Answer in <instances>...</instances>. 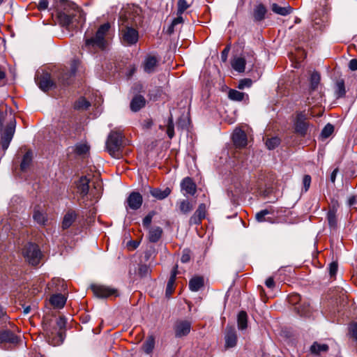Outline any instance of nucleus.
<instances>
[{"mask_svg": "<svg viewBox=\"0 0 357 357\" xmlns=\"http://www.w3.org/2000/svg\"><path fill=\"white\" fill-rule=\"evenodd\" d=\"M333 131H334V126L331 123H328L322 129L321 132V136L322 138L326 139L332 135Z\"/></svg>", "mask_w": 357, "mask_h": 357, "instance_id": "nucleus-46", "label": "nucleus"}, {"mask_svg": "<svg viewBox=\"0 0 357 357\" xmlns=\"http://www.w3.org/2000/svg\"><path fill=\"white\" fill-rule=\"evenodd\" d=\"M337 271V263L333 261L329 264V274L331 277L335 276Z\"/></svg>", "mask_w": 357, "mask_h": 357, "instance_id": "nucleus-56", "label": "nucleus"}, {"mask_svg": "<svg viewBox=\"0 0 357 357\" xmlns=\"http://www.w3.org/2000/svg\"><path fill=\"white\" fill-rule=\"evenodd\" d=\"M237 324L239 330H245L248 326V314L246 312L241 311L237 317Z\"/></svg>", "mask_w": 357, "mask_h": 357, "instance_id": "nucleus-32", "label": "nucleus"}, {"mask_svg": "<svg viewBox=\"0 0 357 357\" xmlns=\"http://www.w3.org/2000/svg\"><path fill=\"white\" fill-rule=\"evenodd\" d=\"M33 218L36 222L41 225H45L47 221L46 213L38 207L34 208Z\"/></svg>", "mask_w": 357, "mask_h": 357, "instance_id": "nucleus-26", "label": "nucleus"}, {"mask_svg": "<svg viewBox=\"0 0 357 357\" xmlns=\"http://www.w3.org/2000/svg\"><path fill=\"white\" fill-rule=\"evenodd\" d=\"M106 147L109 154L114 158L121 156V150L123 147V136L121 132L112 131L106 142Z\"/></svg>", "mask_w": 357, "mask_h": 357, "instance_id": "nucleus-2", "label": "nucleus"}, {"mask_svg": "<svg viewBox=\"0 0 357 357\" xmlns=\"http://www.w3.org/2000/svg\"><path fill=\"white\" fill-rule=\"evenodd\" d=\"M245 96L248 97V95L235 89H230L228 93L229 98L235 101H241L244 99Z\"/></svg>", "mask_w": 357, "mask_h": 357, "instance_id": "nucleus-38", "label": "nucleus"}, {"mask_svg": "<svg viewBox=\"0 0 357 357\" xmlns=\"http://www.w3.org/2000/svg\"><path fill=\"white\" fill-rule=\"evenodd\" d=\"M91 289L96 296L98 298H107L116 294V289L103 286V285H92Z\"/></svg>", "mask_w": 357, "mask_h": 357, "instance_id": "nucleus-14", "label": "nucleus"}, {"mask_svg": "<svg viewBox=\"0 0 357 357\" xmlns=\"http://www.w3.org/2000/svg\"><path fill=\"white\" fill-rule=\"evenodd\" d=\"M207 205L200 204L194 214L190 218V225H199L203 219L206 218Z\"/></svg>", "mask_w": 357, "mask_h": 357, "instance_id": "nucleus-11", "label": "nucleus"}, {"mask_svg": "<svg viewBox=\"0 0 357 357\" xmlns=\"http://www.w3.org/2000/svg\"><path fill=\"white\" fill-rule=\"evenodd\" d=\"M191 258V252L189 249H185L183 250L181 261L182 263H188L190 261Z\"/></svg>", "mask_w": 357, "mask_h": 357, "instance_id": "nucleus-53", "label": "nucleus"}, {"mask_svg": "<svg viewBox=\"0 0 357 357\" xmlns=\"http://www.w3.org/2000/svg\"><path fill=\"white\" fill-rule=\"evenodd\" d=\"M328 350V346L326 344H318L314 342L310 347V351L313 354H318L321 351H327Z\"/></svg>", "mask_w": 357, "mask_h": 357, "instance_id": "nucleus-42", "label": "nucleus"}, {"mask_svg": "<svg viewBox=\"0 0 357 357\" xmlns=\"http://www.w3.org/2000/svg\"><path fill=\"white\" fill-rule=\"evenodd\" d=\"M66 324V319L64 317H60L56 321V327L59 328V329H61L65 327Z\"/></svg>", "mask_w": 357, "mask_h": 357, "instance_id": "nucleus-58", "label": "nucleus"}, {"mask_svg": "<svg viewBox=\"0 0 357 357\" xmlns=\"http://www.w3.org/2000/svg\"><path fill=\"white\" fill-rule=\"evenodd\" d=\"M252 81L251 79L245 78L239 81L238 88L239 89H243L245 88H249L252 86Z\"/></svg>", "mask_w": 357, "mask_h": 357, "instance_id": "nucleus-52", "label": "nucleus"}, {"mask_svg": "<svg viewBox=\"0 0 357 357\" xmlns=\"http://www.w3.org/2000/svg\"><path fill=\"white\" fill-rule=\"evenodd\" d=\"M335 91L337 93V96L338 98H342L345 96L346 90L344 86V82L343 79H339L337 81L335 84Z\"/></svg>", "mask_w": 357, "mask_h": 357, "instance_id": "nucleus-40", "label": "nucleus"}, {"mask_svg": "<svg viewBox=\"0 0 357 357\" xmlns=\"http://www.w3.org/2000/svg\"><path fill=\"white\" fill-rule=\"evenodd\" d=\"M167 134L170 139L174 136V126L172 115L168 119L167 124Z\"/></svg>", "mask_w": 357, "mask_h": 357, "instance_id": "nucleus-49", "label": "nucleus"}, {"mask_svg": "<svg viewBox=\"0 0 357 357\" xmlns=\"http://www.w3.org/2000/svg\"><path fill=\"white\" fill-rule=\"evenodd\" d=\"M267 13V9L262 3H259L255 6L253 10V17L255 22H261L265 18Z\"/></svg>", "mask_w": 357, "mask_h": 357, "instance_id": "nucleus-24", "label": "nucleus"}, {"mask_svg": "<svg viewBox=\"0 0 357 357\" xmlns=\"http://www.w3.org/2000/svg\"><path fill=\"white\" fill-rule=\"evenodd\" d=\"M43 328L50 344H56L59 341H62L61 333L58 331L57 327L52 321H47L44 322Z\"/></svg>", "mask_w": 357, "mask_h": 357, "instance_id": "nucleus-5", "label": "nucleus"}, {"mask_svg": "<svg viewBox=\"0 0 357 357\" xmlns=\"http://www.w3.org/2000/svg\"><path fill=\"white\" fill-rule=\"evenodd\" d=\"M180 211L183 214L190 213L193 209V205L187 199L181 200L178 202Z\"/></svg>", "mask_w": 357, "mask_h": 357, "instance_id": "nucleus-36", "label": "nucleus"}, {"mask_svg": "<svg viewBox=\"0 0 357 357\" xmlns=\"http://www.w3.org/2000/svg\"><path fill=\"white\" fill-rule=\"evenodd\" d=\"M266 286L269 289H273L275 287V282L273 278L269 277L265 282Z\"/></svg>", "mask_w": 357, "mask_h": 357, "instance_id": "nucleus-60", "label": "nucleus"}, {"mask_svg": "<svg viewBox=\"0 0 357 357\" xmlns=\"http://www.w3.org/2000/svg\"><path fill=\"white\" fill-rule=\"evenodd\" d=\"M177 5V15H182L184 11L189 7V4L186 0H178Z\"/></svg>", "mask_w": 357, "mask_h": 357, "instance_id": "nucleus-51", "label": "nucleus"}, {"mask_svg": "<svg viewBox=\"0 0 357 357\" xmlns=\"http://www.w3.org/2000/svg\"><path fill=\"white\" fill-rule=\"evenodd\" d=\"M33 160V153L31 151H28L24 155L20 164V169L25 172L31 167Z\"/></svg>", "mask_w": 357, "mask_h": 357, "instance_id": "nucleus-29", "label": "nucleus"}, {"mask_svg": "<svg viewBox=\"0 0 357 357\" xmlns=\"http://www.w3.org/2000/svg\"><path fill=\"white\" fill-rule=\"evenodd\" d=\"M155 347V339L153 336L151 335L147 337V339L145 340L142 345V349L143 351L147 354H151Z\"/></svg>", "mask_w": 357, "mask_h": 357, "instance_id": "nucleus-34", "label": "nucleus"}, {"mask_svg": "<svg viewBox=\"0 0 357 357\" xmlns=\"http://www.w3.org/2000/svg\"><path fill=\"white\" fill-rule=\"evenodd\" d=\"M150 194L155 199L159 200H162L167 197L172 190L169 188H166L165 190H161L160 188H153L149 186Z\"/></svg>", "mask_w": 357, "mask_h": 357, "instance_id": "nucleus-21", "label": "nucleus"}, {"mask_svg": "<svg viewBox=\"0 0 357 357\" xmlns=\"http://www.w3.org/2000/svg\"><path fill=\"white\" fill-rule=\"evenodd\" d=\"M307 114L304 112H298L294 121V129L296 133L305 136L309 127Z\"/></svg>", "mask_w": 357, "mask_h": 357, "instance_id": "nucleus-8", "label": "nucleus"}, {"mask_svg": "<svg viewBox=\"0 0 357 357\" xmlns=\"http://www.w3.org/2000/svg\"><path fill=\"white\" fill-rule=\"evenodd\" d=\"M146 105V100L142 95H136L130 102V109L132 112H138Z\"/></svg>", "mask_w": 357, "mask_h": 357, "instance_id": "nucleus-22", "label": "nucleus"}, {"mask_svg": "<svg viewBox=\"0 0 357 357\" xmlns=\"http://www.w3.org/2000/svg\"><path fill=\"white\" fill-rule=\"evenodd\" d=\"M204 286V278L202 276H196L189 281V288L192 291H199Z\"/></svg>", "mask_w": 357, "mask_h": 357, "instance_id": "nucleus-28", "label": "nucleus"}, {"mask_svg": "<svg viewBox=\"0 0 357 357\" xmlns=\"http://www.w3.org/2000/svg\"><path fill=\"white\" fill-rule=\"evenodd\" d=\"M356 202V199L354 196L349 198V206H352V205L355 204Z\"/></svg>", "mask_w": 357, "mask_h": 357, "instance_id": "nucleus-64", "label": "nucleus"}, {"mask_svg": "<svg viewBox=\"0 0 357 357\" xmlns=\"http://www.w3.org/2000/svg\"><path fill=\"white\" fill-rule=\"evenodd\" d=\"M126 202L130 208L132 210H137L142 204V196L139 192H132L127 198Z\"/></svg>", "mask_w": 357, "mask_h": 357, "instance_id": "nucleus-16", "label": "nucleus"}, {"mask_svg": "<svg viewBox=\"0 0 357 357\" xmlns=\"http://www.w3.org/2000/svg\"><path fill=\"white\" fill-rule=\"evenodd\" d=\"M327 220L331 228H335L337 227V217L336 210L333 208L329 210L327 213Z\"/></svg>", "mask_w": 357, "mask_h": 357, "instance_id": "nucleus-39", "label": "nucleus"}, {"mask_svg": "<svg viewBox=\"0 0 357 357\" xmlns=\"http://www.w3.org/2000/svg\"><path fill=\"white\" fill-rule=\"evenodd\" d=\"M245 60L243 57H236L231 61L232 68L238 73L245 71Z\"/></svg>", "mask_w": 357, "mask_h": 357, "instance_id": "nucleus-31", "label": "nucleus"}, {"mask_svg": "<svg viewBox=\"0 0 357 357\" xmlns=\"http://www.w3.org/2000/svg\"><path fill=\"white\" fill-rule=\"evenodd\" d=\"M162 229L160 227H154L150 229L149 232V240L152 243L158 242L161 238Z\"/></svg>", "mask_w": 357, "mask_h": 357, "instance_id": "nucleus-30", "label": "nucleus"}, {"mask_svg": "<svg viewBox=\"0 0 357 357\" xmlns=\"http://www.w3.org/2000/svg\"><path fill=\"white\" fill-rule=\"evenodd\" d=\"M271 213V211L268 209H264L260 211L259 212L257 213L255 215V218L257 222H262L264 221H268V218L266 219V215H269Z\"/></svg>", "mask_w": 357, "mask_h": 357, "instance_id": "nucleus-48", "label": "nucleus"}, {"mask_svg": "<svg viewBox=\"0 0 357 357\" xmlns=\"http://www.w3.org/2000/svg\"><path fill=\"white\" fill-rule=\"evenodd\" d=\"M181 188L182 190L190 195H194L197 191L196 184L190 177H185L182 180Z\"/></svg>", "mask_w": 357, "mask_h": 357, "instance_id": "nucleus-19", "label": "nucleus"}, {"mask_svg": "<svg viewBox=\"0 0 357 357\" xmlns=\"http://www.w3.org/2000/svg\"><path fill=\"white\" fill-rule=\"evenodd\" d=\"M89 179L86 176H82L76 183L77 192L79 195L82 202L80 203L81 206H84V208L88 207V204L86 203L85 198L86 197L89 191Z\"/></svg>", "mask_w": 357, "mask_h": 357, "instance_id": "nucleus-9", "label": "nucleus"}, {"mask_svg": "<svg viewBox=\"0 0 357 357\" xmlns=\"http://www.w3.org/2000/svg\"><path fill=\"white\" fill-rule=\"evenodd\" d=\"M338 171H339L338 168H335V169L333 171V172L331 173V178H330V179H331V181L332 183H335V181L336 176H337V174Z\"/></svg>", "mask_w": 357, "mask_h": 357, "instance_id": "nucleus-63", "label": "nucleus"}, {"mask_svg": "<svg viewBox=\"0 0 357 357\" xmlns=\"http://www.w3.org/2000/svg\"><path fill=\"white\" fill-rule=\"evenodd\" d=\"M227 333L225 337V347L232 348L236 345L237 335L233 327H227Z\"/></svg>", "mask_w": 357, "mask_h": 357, "instance_id": "nucleus-17", "label": "nucleus"}, {"mask_svg": "<svg viewBox=\"0 0 357 357\" xmlns=\"http://www.w3.org/2000/svg\"><path fill=\"white\" fill-rule=\"evenodd\" d=\"M76 73V66L75 65H73L71 66L70 70H68L66 68H62L59 70V74L57 75L59 80L63 84H69L70 79L75 76Z\"/></svg>", "mask_w": 357, "mask_h": 357, "instance_id": "nucleus-15", "label": "nucleus"}, {"mask_svg": "<svg viewBox=\"0 0 357 357\" xmlns=\"http://www.w3.org/2000/svg\"><path fill=\"white\" fill-rule=\"evenodd\" d=\"M35 81L39 88L43 91H47L54 85V82L51 79L50 74L44 70L37 71Z\"/></svg>", "mask_w": 357, "mask_h": 357, "instance_id": "nucleus-6", "label": "nucleus"}, {"mask_svg": "<svg viewBox=\"0 0 357 357\" xmlns=\"http://www.w3.org/2000/svg\"><path fill=\"white\" fill-rule=\"evenodd\" d=\"M177 266H174L173 270L172 271L171 275L167 282V287H166V296H169L172 295L174 290V283L176 280V277L177 274Z\"/></svg>", "mask_w": 357, "mask_h": 357, "instance_id": "nucleus-25", "label": "nucleus"}, {"mask_svg": "<svg viewBox=\"0 0 357 357\" xmlns=\"http://www.w3.org/2000/svg\"><path fill=\"white\" fill-rule=\"evenodd\" d=\"M304 191L307 192L310 186L311 176L310 175H305L303 179Z\"/></svg>", "mask_w": 357, "mask_h": 357, "instance_id": "nucleus-55", "label": "nucleus"}, {"mask_svg": "<svg viewBox=\"0 0 357 357\" xmlns=\"http://www.w3.org/2000/svg\"><path fill=\"white\" fill-rule=\"evenodd\" d=\"M59 18L63 26H68L73 22V17L64 13H59Z\"/></svg>", "mask_w": 357, "mask_h": 357, "instance_id": "nucleus-47", "label": "nucleus"}, {"mask_svg": "<svg viewBox=\"0 0 357 357\" xmlns=\"http://www.w3.org/2000/svg\"><path fill=\"white\" fill-rule=\"evenodd\" d=\"M19 337L10 330L0 331V345L3 347L6 344L15 346L18 344Z\"/></svg>", "mask_w": 357, "mask_h": 357, "instance_id": "nucleus-10", "label": "nucleus"}, {"mask_svg": "<svg viewBox=\"0 0 357 357\" xmlns=\"http://www.w3.org/2000/svg\"><path fill=\"white\" fill-rule=\"evenodd\" d=\"M90 105V102L86 98H81L75 102V108L77 109H87Z\"/></svg>", "mask_w": 357, "mask_h": 357, "instance_id": "nucleus-45", "label": "nucleus"}, {"mask_svg": "<svg viewBox=\"0 0 357 357\" xmlns=\"http://www.w3.org/2000/svg\"><path fill=\"white\" fill-rule=\"evenodd\" d=\"M348 335L350 338L357 342V322H352L348 327Z\"/></svg>", "mask_w": 357, "mask_h": 357, "instance_id": "nucleus-44", "label": "nucleus"}, {"mask_svg": "<svg viewBox=\"0 0 357 357\" xmlns=\"http://www.w3.org/2000/svg\"><path fill=\"white\" fill-rule=\"evenodd\" d=\"M191 328L190 323L188 321H178L174 326L175 336L181 337L187 335Z\"/></svg>", "mask_w": 357, "mask_h": 357, "instance_id": "nucleus-13", "label": "nucleus"}, {"mask_svg": "<svg viewBox=\"0 0 357 357\" xmlns=\"http://www.w3.org/2000/svg\"><path fill=\"white\" fill-rule=\"evenodd\" d=\"M301 301V296L299 294H292L291 296H289V302L290 304L293 305H295L296 306H298Z\"/></svg>", "mask_w": 357, "mask_h": 357, "instance_id": "nucleus-54", "label": "nucleus"}, {"mask_svg": "<svg viewBox=\"0 0 357 357\" xmlns=\"http://www.w3.org/2000/svg\"><path fill=\"white\" fill-rule=\"evenodd\" d=\"M153 213H149L147 215H146L144 217V218L143 219V221H142L144 227H149V225H151V221H152V218H153Z\"/></svg>", "mask_w": 357, "mask_h": 357, "instance_id": "nucleus-57", "label": "nucleus"}, {"mask_svg": "<svg viewBox=\"0 0 357 357\" xmlns=\"http://www.w3.org/2000/svg\"><path fill=\"white\" fill-rule=\"evenodd\" d=\"M349 68L352 71H355L357 70V59H352L349 61Z\"/></svg>", "mask_w": 357, "mask_h": 357, "instance_id": "nucleus-61", "label": "nucleus"}, {"mask_svg": "<svg viewBox=\"0 0 357 357\" xmlns=\"http://www.w3.org/2000/svg\"><path fill=\"white\" fill-rule=\"evenodd\" d=\"M321 77L319 73L314 72L310 76V93L317 89L320 83Z\"/></svg>", "mask_w": 357, "mask_h": 357, "instance_id": "nucleus-33", "label": "nucleus"}, {"mask_svg": "<svg viewBox=\"0 0 357 357\" xmlns=\"http://www.w3.org/2000/svg\"><path fill=\"white\" fill-rule=\"evenodd\" d=\"M121 40L124 45L131 46L137 43L139 40V33L137 29L129 26L128 24H122L120 29Z\"/></svg>", "mask_w": 357, "mask_h": 357, "instance_id": "nucleus-4", "label": "nucleus"}, {"mask_svg": "<svg viewBox=\"0 0 357 357\" xmlns=\"http://www.w3.org/2000/svg\"><path fill=\"white\" fill-rule=\"evenodd\" d=\"M280 139L278 137L268 138L266 140V146L269 150H273L278 147L280 144Z\"/></svg>", "mask_w": 357, "mask_h": 357, "instance_id": "nucleus-43", "label": "nucleus"}, {"mask_svg": "<svg viewBox=\"0 0 357 357\" xmlns=\"http://www.w3.org/2000/svg\"><path fill=\"white\" fill-rule=\"evenodd\" d=\"M48 7V1L47 0H40L38 5V8L40 10H44Z\"/></svg>", "mask_w": 357, "mask_h": 357, "instance_id": "nucleus-59", "label": "nucleus"}, {"mask_svg": "<svg viewBox=\"0 0 357 357\" xmlns=\"http://www.w3.org/2000/svg\"><path fill=\"white\" fill-rule=\"evenodd\" d=\"M77 217V213L73 210H69L65 214L63 221H62V228L63 229H68L73 223L75 221Z\"/></svg>", "mask_w": 357, "mask_h": 357, "instance_id": "nucleus-23", "label": "nucleus"}, {"mask_svg": "<svg viewBox=\"0 0 357 357\" xmlns=\"http://www.w3.org/2000/svg\"><path fill=\"white\" fill-rule=\"evenodd\" d=\"M229 52V47H226L221 53V58L223 61H226Z\"/></svg>", "mask_w": 357, "mask_h": 357, "instance_id": "nucleus-62", "label": "nucleus"}, {"mask_svg": "<svg viewBox=\"0 0 357 357\" xmlns=\"http://www.w3.org/2000/svg\"><path fill=\"white\" fill-rule=\"evenodd\" d=\"M23 255L29 264L32 266L38 265L42 257L39 247L33 243H29L24 246Z\"/></svg>", "mask_w": 357, "mask_h": 357, "instance_id": "nucleus-3", "label": "nucleus"}, {"mask_svg": "<svg viewBox=\"0 0 357 357\" xmlns=\"http://www.w3.org/2000/svg\"><path fill=\"white\" fill-rule=\"evenodd\" d=\"M50 303L56 308H62L66 301V298L61 294L52 295L50 299Z\"/></svg>", "mask_w": 357, "mask_h": 357, "instance_id": "nucleus-27", "label": "nucleus"}, {"mask_svg": "<svg viewBox=\"0 0 357 357\" xmlns=\"http://www.w3.org/2000/svg\"><path fill=\"white\" fill-rule=\"evenodd\" d=\"M271 9L274 13L281 16H287L293 11V8L289 4L281 6L276 3H273L271 5Z\"/></svg>", "mask_w": 357, "mask_h": 357, "instance_id": "nucleus-20", "label": "nucleus"}, {"mask_svg": "<svg viewBox=\"0 0 357 357\" xmlns=\"http://www.w3.org/2000/svg\"><path fill=\"white\" fill-rule=\"evenodd\" d=\"M232 140L236 147L240 149L245 147L248 143L247 135L245 132L241 129L234 130L232 135Z\"/></svg>", "mask_w": 357, "mask_h": 357, "instance_id": "nucleus-12", "label": "nucleus"}, {"mask_svg": "<svg viewBox=\"0 0 357 357\" xmlns=\"http://www.w3.org/2000/svg\"><path fill=\"white\" fill-rule=\"evenodd\" d=\"M110 28L111 25L109 22L100 25L93 36L86 38L85 47L90 51L105 50L107 45L106 36Z\"/></svg>", "mask_w": 357, "mask_h": 357, "instance_id": "nucleus-1", "label": "nucleus"}, {"mask_svg": "<svg viewBox=\"0 0 357 357\" xmlns=\"http://www.w3.org/2000/svg\"><path fill=\"white\" fill-rule=\"evenodd\" d=\"M16 126V121L14 117L10 119L9 123L6 126L3 135L1 137V144L2 149L6 151L13 137Z\"/></svg>", "mask_w": 357, "mask_h": 357, "instance_id": "nucleus-7", "label": "nucleus"}, {"mask_svg": "<svg viewBox=\"0 0 357 357\" xmlns=\"http://www.w3.org/2000/svg\"><path fill=\"white\" fill-rule=\"evenodd\" d=\"M73 149L77 155H84L89 152V147L86 144H77L75 146Z\"/></svg>", "mask_w": 357, "mask_h": 357, "instance_id": "nucleus-41", "label": "nucleus"}, {"mask_svg": "<svg viewBox=\"0 0 357 357\" xmlns=\"http://www.w3.org/2000/svg\"><path fill=\"white\" fill-rule=\"evenodd\" d=\"M294 310L301 316L307 317L310 315V305L305 302L298 304V306L294 307Z\"/></svg>", "mask_w": 357, "mask_h": 357, "instance_id": "nucleus-35", "label": "nucleus"}, {"mask_svg": "<svg viewBox=\"0 0 357 357\" xmlns=\"http://www.w3.org/2000/svg\"><path fill=\"white\" fill-rule=\"evenodd\" d=\"M177 17L174 18L171 24L167 28V32L169 34H172L176 29V26L178 25L182 24L183 23V18L181 15H177Z\"/></svg>", "mask_w": 357, "mask_h": 357, "instance_id": "nucleus-37", "label": "nucleus"}, {"mask_svg": "<svg viewBox=\"0 0 357 357\" xmlns=\"http://www.w3.org/2000/svg\"><path fill=\"white\" fill-rule=\"evenodd\" d=\"M151 270L146 264H142L139 266L138 273L141 277H147L150 275Z\"/></svg>", "mask_w": 357, "mask_h": 357, "instance_id": "nucleus-50", "label": "nucleus"}, {"mask_svg": "<svg viewBox=\"0 0 357 357\" xmlns=\"http://www.w3.org/2000/svg\"><path fill=\"white\" fill-rule=\"evenodd\" d=\"M158 61L159 60L156 56L151 55L147 56L143 63L144 70L149 74L153 73L158 66Z\"/></svg>", "mask_w": 357, "mask_h": 357, "instance_id": "nucleus-18", "label": "nucleus"}]
</instances>
